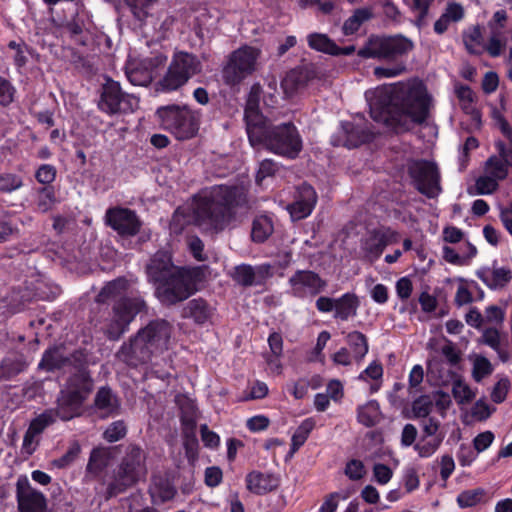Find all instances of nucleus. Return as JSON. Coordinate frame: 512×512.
Instances as JSON below:
<instances>
[{
  "mask_svg": "<svg viewBox=\"0 0 512 512\" xmlns=\"http://www.w3.org/2000/svg\"><path fill=\"white\" fill-rule=\"evenodd\" d=\"M370 115L396 132L408 131L428 116L431 98L416 79L383 85L365 93Z\"/></svg>",
  "mask_w": 512,
  "mask_h": 512,
  "instance_id": "obj_1",
  "label": "nucleus"
},
{
  "mask_svg": "<svg viewBox=\"0 0 512 512\" xmlns=\"http://www.w3.org/2000/svg\"><path fill=\"white\" fill-rule=\"evenodd\" d=\"M243 187L217 185L203 190L174 212L170 230L181 233L185 226L195 224L203 230H224L238 213L246 211Z\"/></svg>",
  "mask_w": 512,
  "mask_h": 512,
  "instance_id": "obj_2",
  "label": "nucleus"
},
{
  "mask_svg": "<svg viewBox=\"0 0 512 512\" xmlns=\"http://www.w3.org/2000/svg\"><path fill=\"white\" fill-rule=\"evenodd\" d=\"M93 389L92 380L85 369L79 370L69 378L66 386L61 390L57 399V408L48 409L32 420L29 429L37 435L55 422L59 417L68 421L81 414V408Z\"/></svg>",
  "mask_w": 512,
  "mask_h": 512,
  "instance_id": "obj_3",
  "label": "nucleus"
},
{
  "mask_svg": "<svg viewBox=\"0 0 512 512\" xmlns=\"http://www.w3.org/2000/svg\"><path fill=\"white\" fill-rule=\"evenodd\" d=\"M93 389L92 380L85 369L79 370L69 378L66 386L61 390L57 399V408L48 409L32 420L29 429L37 435L55 422L59 417L68 421L81 414V408Z\"/></svg>",
  "mask_w": 512,
  "mask_h": 512,
  "instance_id": "obj_4",
  "label": "nucleus"
},
{
  "mask_svg": "<svg viewBox=\"0 0 512 512\" xmlns=\"http://www.w3.org/2000/svg\"><path fill=\"white\" fill-rule=\"evenodd\" d=\"M172 328L165 320L151 321L124 343L117 353L119 360L129 366L152 362L154 357L168 349Z\"/></svg>",
  "mask_w": 512,
  "mask_h": 512,
  "instance_id": "obj_5",
  "label": "nucleus"
},
{
  "mask_svg": "<svg viewBox=\"0 0 512 512\" xmlns=\"http://www.w3.org/2000/svg\"><path fill=\"white\" fill-rule=\"evenodd\" d=\"M413 49V41L401 34L371 36L358 51V55L363 58L393 61L392 65L375 67L373 73L377 79L394 78L406 72V63L401 58Z\"/></svg>",
  "mask_w": 512,
  "mask_h": 512,
  "instance_id": "obj_6",
  "label": "nucleus"
},
{
  "mask_svg": "<svg viewBox=\"0 0 512 512\" xmlns=\"http://www.w3.org/2000/svg\"><path fill=\"white\" fill-rule=\"evenodd\" d=\"M128 286L126 279L118 278L108 283L98 295L99 302L118 299L105 328V333L110 339H118L128 329L135 316L145 308V302L141 297H126Z\"/></svg>",
  "mask_w": 512,
  "mask_h": 512,
  "instance_id": "obj_7",
  "label": "nucleus"
},
{
  "mask_svg": "<svg viewBox=\"0 0 512 512\" xmlns=\"http://www.w3.org/2000/svg\"><path fill=\"white\" fill-rule=\"evenodd\" d=\"M156 115L161 126L178 140L196 136L200 126V113L183 105H168L157 109Z\"/></svg>",
  "mask_w": 512,
  "mask_h": 512,
  "instance_id": "obj_8",
  "label": "nucleus"
},
{
  "mask_svg": "<svg viewBox=\"0 0 512 512\" xmlns=\"http://www.w3.org/2000/svg\"><path fill=\"white\" fill-rule=\"evenodd\" d=\"M263 130L256 147L264 146L267 150L290 159L296 158L302 150V139L293 124H267Z\"/></svg>",
  "mask_w": 512,
  "mask_h": 512,
  "instance_id": "obj_9",
  "label": "nucleus"
},
{
  "mask_svg": "<svg viewBox=\"0 0 512 512\" xmlns=\"http://www.w3.org/2000/svg\"><path fill=\"white\" fill-rule=\"evenodd\" d=\"M146 453L138 446L131 445L127 448L114 482L109 487L111 495L123 491L145 478L147 468L145 464Z\"/></svg>",
  "mask_w": 512,
  "mask_h": 512,
  "instance_id": "obj_10",
  "label": "nucleus"
},
{
  "mask_svg": "<svg viewBox=\"0 0 512 512\" xmlns=\"http://www.w3.org/2000/svg\"><path fill=\"white\" fill-rule=\"evenodd\" d=\"M200 71L201 62L195 55L182 51L176 52L167 73L158 84L159 89L165 92L177 90Z\"/></svg>",
  "mask_w": 512,
  "mask_h": 512,
  "instance_id": "obj_11",
  "label": "nucleus"
},
{
  "mask_svg": "<svg viewBox=\"0 0 512 512\" xmlns=\"http://www.w3.org/2000/svg\"><path fill=\"white\" fill-rule=\"evenodd\" d=\"M261 51L252 46H242L229 56L223 69V78L228 84L240 83L254 73L258 67Z\"/></svg>",
  "mask_w": 512,
  "mask_h": 512,
  "instance_id": "obj_12",
  "label": "nucleus"
},
{
  "mask_svg": "<svg viewBox=\"0 0 512 512\" xmlns=\"http://www.w3.org/2000/svg\"><path fill=\"white\" fill-rule=\"evenodd\" d=\"M493 119L511 145V149H508L502 142H498L496 146L499 155L491 156L485 165V173L499 182L506 178L508 167L512 166V129L500 112L494 111Z\"/></svg>",
  "mask_w": 512,
  "mask_h": 512,
  "instance_id": "obj_13",
  "label": "nucleus"
},
{
  "mask_svg": "<svg viewBox=\"0 0 512 512\" xmlns=\"http://www.w3.org/2000/svg\"><path fill=\"white\" fill-rule=\"evenodd\" d=\"M193 292L190 275L183 269H174L170 275L156 285L155 294L164 304H175L187 299Z\"/></svg>",
  "mask_w": 512,
  "mask_h": 512,
  "instance_id": "obj_14",
  "label": "nucleus"
},
{
  "mask_svg": "<svg viewBox=\"0 0 512 512\" xmlns=\"http://www.w3.org/2000/svg\"><path fill=\"white\" fill-rule=\"evenodd\" d=\"M98 107L107 114L128 113L138 107V99L132 94L124 93L118 82L109 79L102 87Z\"/></svg>",
  "mask_w": 512,
  "mask_h": 512,
  "instance_id": "obj_15",
  "label": "nucleus"
},
{
  "mask_svg": "<svg viewBox=\"0 0 512 512\" xmlns=\"http://www.w3.org/2000/svg\"><path fill=\"white\" fill-rule=\"evenodd\" d=\"M409 174L416 189L428 198H436L442 192L440 174L435 163L425 160L409 165Z\"/></svg>",
  "mask_w": 512,
  "mask_h": 512,
  "instance_id": "obj_16",
  "label": "nucleus"
},
{
  "mask_svg": "<svg viewBox=\"0 0 512 512\" xmlns=\"http://www.w3.org/2000/svg\"><path fill=\"white\" fill-rule=\"evenodd\" d=\"M289 293L297 298L315 296L323 292L327 282L311 270H298L288 280Z\"/></svg>",
  "mask_w": 512,
  "mask_h": 512,
  "instance_id": "obj_17",
  "label": "nucleus"
},
{
  "mask_svg": "<svg viewBox=\"0 0 512 512\" xmlns=\"http://www.w3.org/2000/svg\"><path fill=\"white\" fill-rule=\"evenodd\" d=\"M106 224L120 236L136 235L141 228V221L136 213L128 208L114 207L106 211Z\"/></svg>",
  "mask_w": 512,
  "mask_h": 512,
  "instance_id": "obj_18",
  "label": "nucleus"
},
{
  "mask_svg": "<svg viewBox=\"0 0 512 512\" xmlns=\"http://www.w3.org/2000/svg\"><path fill=\"white\" fill-rule=\"evenodd\" d=\"M16 497L20 512H45L46 499L35 490L27 476H20L16 482Z\"/></svg>",
  "mask_w": 512,
  "mask_h": 512,
  "instance_id": "obj_19",
  "label": "nucleus"
},
{
  "mask_svg": "<svg viewBox=\"0 0 512 512\" xmlns=\"http://www.w3.org/2000/svg\"><path fill=\"white\" fill-rule=\"evenodd\" d=\"M244 117L249 142L252 147H256L257 142L260 140V134L264 131V127L269 124V122L259 112L258 96L254 92H251L249 95Z\"/></svg>",
  "mask_w": 512,
  "mask_h": 512,
  "instance_id": "obj_20",
  "label": "nucleus"
},
{
  "mask_svg": "<svg viewBox=\"0 0 512 512\" xmlns=\"http://www.w3.org/2000/svg\"><path fill=\"white\" fill-rule=\"evenodd\" d=\"M317 202V194L310 185L303 184L298 187L295 200L287 206L293 220H301L308 217Z\"/></svg>",
  "mask_w": 512,
  "mask_h": 512,
  "instance_id": "obj_21",
  "label": "nucleus"
},
{
  "mask_svg": "<svg viewBox=\"0 0 512 512\" xmlns=\"http://www.w3.org/2000/svg\"><path fill=\"white\" fill-rule=\"evenodd\" d=\"M396 233L391 230H377L370 233L362 243L366 258L371 262L380 257L385 247L397 240Z\"/></svg>",
  "mask_w": 512,
  "mask_h": 512,
  "instance_id": "obj_22",
  "label": "nucleus"
},
{
  "mask_svg": "<svg viewBox=\"0 0 512 512\" xmlns=\"http://www.w3.org/2000/svg\"><path fill=\"white\" fill-rule=\"evenodd\" d=\"M341 130L345 137L342 145L348 148H354L362 143L368 142L374 135V133L364 125L361 117L355 119L353 122H342Z\"/></svg>",
  "mask_w": 512,
  "mask_h": 512,
  "instance_id": "obj_23",
  "label": "nucleus"
},
{
  "mask_svg": "<svg viewBox=\"0 0 512 512\" xmlns=\"http://www.w3.org/2000/svg\"><path fill=\"white\" fill-rule=\"evenodd\" d=\"M174 269H176V267L172 264L169 253L159 251L148 263L146 274L149 282L158 285L160 282H163Z\"/></svg>",
  "mask_w": 512,
  "mask_h": 512,
  "instance_id": "obj_24",
  "label": "nucleus"
},
{
  "mask_svg": "<svg viewBox=\"0 0 512 512\" xmlns=\"http://www.w3.org/2000/svg\"><path fill=\"white\" fill-rule=\"evenodd\" d=\"M476 275L487 287L494 290L503 288L512 279V271L496 263L479 269Z\"/></svg>",
  "mask_w": 512,
  "mask_h": 512,
  "instance_id": "obj_25",
  "label": "nucleus"
},
{
  "mask_svg": "<svg viewBox=\"0 0 512 512\" xmlns=\"http://www.w3.org/2000/svg\"><path fill=\"white\" fill-rule=\"evenodd\" d=\"M125 73L129 82L134 86H148L154 78L151 60L129 62Z\"/></svg>",
  "mask_w": 512,
  "mask_h": 512,
  "instance_id": "obj_26",
  "label": "nucleus"
},
{
  "mask_svg": "<svg viewBox=\"0 0 512 512\" xmlns=\"http://www.w3.org/2000/svg\"><path fill=\"white\" fill-rule=\"evenodd\" d=\"M269 273V265H260L254 268L250 265L242 264L234 268L233 278L243 286H252L260 284Z\"/></svg>",
  "mask_w": 512,
  "mask_h": 512,
  "instance_id": "obj_27",
  "label": "nucleus"
},
{
  "mask_svg": "<svg viewBox=\"0 0 512 512\" xmlns=\"http://www.w3.org/2000/svg\"><path fill=\"white\" fill-rule=\"evenodd\" d=\"M278 485V478L271 473L252 471L246 476V487L254 494H266L276 489Z\"/></svg>",
  "mask_w": 512,
  "mask_h": 512,
  "instance_id": "obj_28",
  "label": "nucleus"
},
{
  "mask_svg": "<svg viewBox=\"0 0 512 512\" xmlns=\"http://www.w3.org/2000/svg\"><path fill=\"white\" fill-rule=\"evenodd\" d=\"M359 306V297L355 293H344L336 298L333 317L337 320L347 321L357 315Z\"/></svg>",
  "mask_w": 512,
  "mask_h": 512,
  "instance_id": "obj_29",
  "label": "nucleus"
},
{
  "mask_svg": "<svg viewBox=\"0 0 512 512\" xmlns=\"http://www.w3.org/2000/svg\"><path fill=\"white\" fill-rule=\"evenodd\" d=\"M118 400L109 388H101L95 397V407L103 416H109L118 409Z\"/></svg>",
  "mask_w": 512,
  "mask_h": 512,
  "instance_id": "obj_30",
  "label": "nucleus"
},
{
  "mask_svg": "<svg viewBox=\"0 0 512 512\" xmlns=\"http://www.w3.org/2000/svg\"><path fill=\"white\" fill-rule=\"evenodd\" d=\"M185 314L193 318L195 322L203 324L210 319L212 310L203 299H193L188 302Z\"/></svg>",
  "mask_w": 512,
  "mask_h": 512,
  "instance_id": "obj_31",
  "label": "nucleus"
},
{
  "mask_svg": "<svg viewBox=\"0 0 512 512\" xmlns=\"http://www.w3.org/2000/svg\"><path fill=\"white\" fill-rule=\"evenodd\" d=\"M346 341L352 350L354 360L356 362L363 360L369 350L366 336L359 331H352L347 334Z\"/></svg>",
  "mask_w": 512,
  "mask_h": 512,
  "instance_id": "obj_32",
  "label": "nucleus"
},
{
  "mask_svg": "<svg viewBox=\"0 0 512 512\" xmlns=\"http://www.w3.org/2000/svg\"><path fill=\"white\" fill-rule=\"evenodd\" d=\"M273 230L272 218L269 215H259L253 221L252 239L256 242H263L273 233Z\"/></svg>",
  "mask_w": 512,
  "mask_h": 512,
  "instance_id": "obj_33",
  "label": "nucleus"
},
{
  "mask_svg": "<svg viewBox=\"0 0 512 512\" xmlns=\"http://www.w3.org/2000/svg\"><path fill=\"white\" fill-rule=\"evenodd\" d=\"M358 421L367 426L376 425L381 418L380 407L377 401L371 400L358 408Z\"/></svg>",
  "mask_w": 512,
  "mask_h": 512,
  "instance_id": "obj_34",
  "label": "nucleus"
},
{
  "mask_svg": "<svg viewBox=\"0 0 512 512\" xmlns=\"http://www.w3.org/2000/svg\"><path fill=\"white\" fill-rule=\"evenodd\" d=\"M307 43L311 49L319 52L327 53L330 55L336 54L338 52V46L335 44V42L323 33H310L307 36Z\"/></svg>",
  "mask_w": 512,
  "mask_h": 512,
  "instance_id": "obj_35",
  "label": "nucleus"
},
{
  "mask_svg": "<svg viewBox=\"0 0 512 512\" xmlns=\"http://www.w3.org/2000/svg\"><path fill=\"white\" fill-rule=\"evenodd\" d=\"M132 15L141 24H146L151 15V8L158 0H125Z\"/></svg>",
  "mask_w": 512,
  "mask_h": 512,
  "instance_id": "obj_36",
  "label": "nucleus"
},
{
  "mask_svg": "<svg viewBox=\"0 0 512 512\" xmlns=\"http://www.w3.org/2000/svg\"><path fill=\"white\" fill-rule=\"evenodd\" d=\"M68 358L64 355V352L60 348L50 349L45 352L39 367L48 371L62 368L68 362Z\"/></svg>",
  "mask_w": 512,
  "mask_h": 512,
  "instance_id": "obj_37",
  "label": "nucleus"
},
{
  "mask_svg": "<svg viewBox=\"0 0 512 512\" xmlns=\"http://www.w3.org/2000/svg\"><path fill=\"white\" fill-rule=\"evenodd\" d=\"M382 376V365L377 361H373L366 369L360 373L358 379L364 382L374 381V383L370 386V390L371 392H377L380 388Z\"/></svg>",
  "mask_w": 512,
  "mask_h": 512,
  "instance_id": "obj_38",
  "label": "nucleus"
},
{
  "mask_svg": "<svg viewBox=\"0 0 512 512\" xmlns=\"http://www.w3.org/2000/svg\"><path fill=\"white\" fill-rule=\"evenodd\" d=\"M465 249L467 250L466 253H459L452 247L444 246L443 257L447 262L451 264L462 265L466 263L468 259L474 257L477 253L475 246L468 242L465 244Z\"/></svg>",
  "mask_w": 512,
  "mask_h": 512,
  "instance_id": "obj_39",
  "label": "nucleus"
},
{
  "mask_svg": "<svg viewBox=\"0 0 512 512\" xmlns=\"http://www.w3.org/2000/svg\"><path fill=\"white\" fill-rule=\"evenodd\" d=\"M372 17V11L369 8H360L355 10L353 15L349 17L343 25V32L345 35H351L355 33L362 23L369 20Z\"/></svg>",
  "mask_w": 512,
  "mask_h": 512,
  "instance_id": "obj_40",
  "label": "nucleus"
},
{
  "mask_svg": "<svg viewBox=\"0 0 512 512\" xmlns=\"http://www.w3.org/2000/svg\"><path fill=\"white\" fill-rule=\"evenodd\" d=\"M174 21V17L167 13H161L156 18L151 14L148 22L143 25H151L153 30L158 34L157 37L161 39L166 37V34L172 28Z\"/></svg>",
  "mask_w": 512,
  "mask_h": 512,
  "instance_id": "obj_41",
  "label": "nucleus"
},
{
  "mask_svg": "<svg viewBox=\"0 0 512 512\" xmlns=\"http://www.w3.org/2000/svg\"><path fill=\"white\" fill-rule=\"evenodd\" d=\"M463 42L471 54H479L483 49L482 33L478 26L468 28L463 33Z\"/></svg>",
  "mask_w": 512,
  "mask_h": 512,
  "instance_id": "obj_42",
  "label": "nucleus"
},
{
  "mask_svg": "<svg viewBox=\"0 0 512 512\" xmlns=\"http://www.w3.org/2000/svg\"><path fill=\"white\" fill-rule=\"evenodd\" d=\"M315 426L312 418L305 419L294 432L291 439V452H296L307 440L309 434Z\"/></svg>",
  "mask_w": 512,
  "mask_h": 512,
  "instance_id": "obj_43",
  "label": "nucleus"
},
{
  "mask_svg": "<svg viewBox=\"0 0 512 512\" xmlns=\"http://www.w3.org/2000/svg\"><path fill=\"white\" fill-rule=\"evenodd\" d=\"M452 394L460 405L470 403L476 397V390L463 380H455L452 384Z\"/></svg>",
  "mask_w": 512,
  "mask_h": 512,
  "instance_id": "obj_44",
  "label": "nucleus"
},
{
  "mask_svg": "<svg viewBox=\"0 0 512 512\" xmlns=\"http://www.w3.org/2000/svg\"><path fill=\"white\" fill-rule=\"evenodd\" d=\"M472 361V377L476 382H481L485 377L493 372L491 362L482 355H474Z\"/></svg>",
  "mask_w": 512,
  "mask_h": 512,
  "instance_id": "obj_45",
  "label": "nucleus"
},
{
  "mask_svg": "<svg viewBox=\"0 0 512 512\" xmlns=\"http://www.w3.org/2000/svg\"><path fill=\"white\" fill-rule=\"evenodd\" d=\"M443 437H424L415 444L414 448L422 458L432 456L440 447Z\"/></svg>",
  "mask_w": 512,
  "mask_h": 512,
  "instance_id": "obj_46",
  "label": "nucleus"
},
{
  "mask_svg": "<svg viewBox=\"0 0 512 512\" xmlns=\"http://www.w3.org/2000/svg\"><path fill=\"white\" fill-rule=\"evenodd\" d=\"M498 188V181L486 173L478 177L473 188L469 189L471 195L492 194Z\"/></svg>",
  "mask_w": 512,
  "mask_h": 512,
  "instance_id": "obj_47",
  "label": "nucleus"
},
{
  "mask_svg": "<svg viewBox=\"0 0 512 512\" xmlns=\"http://www.w3.org/2000/svg\"><path fill=\"white\" fill-rule=\"evenodd\" d=\"M303 86V77L301 73L296 70H292L287 73L281 82V87L287 96H292Z\"/></svg>",
  "mask_w": 512,
  "mask_h": 512,
  "instance_id": "obj_48",
  "label": "nucleus"
},
{
  "mask_svg": "<svg viewBox=\"0 0 512 512\" xmlns=\"http://www.w3.org/2000/svg\"><path fill=\"white\" fill-rule=\"evenodd\" d=\"M108 452L105 449H93L87 465V471L93 474H98L108 464Z\"/></svg>",
  "mask_w": 512,
  "mask_h": 512,
  "instance_id": "obj_49",
  "label": "nucleus"
},
{
  "mask_svg": "<svg viewBox=\"0 0 512 512\" xmlns=\"http://www.w3.org/2000/svg\"><path fill=\"white\" fill-rule=\"evenodd\" d=\"M56 202L55 193L52 188H41L36 197V209L39 212L45 213L52 209Z\"/></svg>",
  "mask_w": 512,
  "mask_h": 512,
  "instance_id": "obj_50",
  "label": "nucleus"
},
{
  "mask_svg": "<svg viewBox=\"0 0 512 512\" xmlns=\"http://www.w3.org/2000/svg\"><path fill=\"white\" fill-rule=\"evenodd\" d=\"M456 94L460 102V106L467 114H475L474 93L468 86H458Z\"/></svg>",
  "mask_w": 512,
  "mask_h": 512,
  "instance_id": "obj_51",
  "label": "nucleus"
},
{
  "mask_svg": "<svg viewBox=\"0 0 512 512\" xmlns=\"http://www.w3.org/2000/svg\"><path fill=\"white\" fill-rule=\"evenodd\" d=\"M484 496L482 489L465 490L457 497V503L461 508H468L481 502Z\"/></svg>",
  "mask_w": 512,
  "mask_h": 512,
  "instance_id": "obj_52",
  "label": "nucleus"
},
{
  "mask_svg": "<svg viewBox=\"0 0 512 512\" xmlns=\"http://www.w3.org/2000/svg\"><path fill=\"white\" fill-rule=\"evenodd\" d=\"M23 368L24 363L21 360L17 358L7 357L2 361L0 367V374L1 376L10 378L21 372Z\"/></svg>",
  "mask_w": 512,
  "mask_h": 512,
  "instance_id": "obj_53",
  "label": "nucleus"
},
{
  "mask_svg": "<svg viewBox=\"0 0 512 512\" xmlns=\"http://www.w3.org/2000/svg\"><path fill=\"white\" fill-rule=\"evenodd\" d=\"M81 447L77 442L70 445L67 452L58 459L52 461L53 466L57 468H65L73 463L78 457Z\"/></svg>",
  "mask_w": 512,
  "mask_h": 512,
  "instance_id": "obj_54",
  "label": "nucleus"
},
{
  "mask_svg": "<svg viewBox=\"0 0 512 512\" xmlns=\"http://www.w3.org/2000/svg\"><path fill=\"white\" fill-rule=\"evenodd\" d=\"M494 411V407H491L485 400L480 399L472 406L470 414L474 420L484 421L488 419Z\"/></svg>",
  "mask_w": 512,
  "mask_h": 512,
  "instance_id": "obj_55",
  "label": "nucleus"
},
{
  "mask_svg": "<svg viewBox=\"0 0 512 512\" xmlns=\"http://www.w3.org/2000/svg\"><path fill=\"white\" fill-rule=\"evenodd\" d=\"M433 402L430 396L424 395L417 398L412 404V411L415 417L426 418L431 412Z\"/></svg>",
  "mask_w": 512,
  "mask_h": 512,
  "instance_id": "obj_56",
  "label": "nucleus"
},
{
  "mask_svg": "<svg viewBox=\"0 0 512 512\" xmlns=\"http://www.w3.org/2000/svg\"><path fill=\"white\" fill-rule=\"evenodd\" d=\"M22 179L14 174L0 175V193H10L22 186Z\"/></svg>",
  "mask_w": 512,
  "mask_h": 512,
  "instance_id": "obj_57",
  "label": "nucleus"
},
{
  "mask_svg": "<svg viewBox=\"0 0 512 512\" xmlns=\"http://www.w3.org/2000/svg\"><path fill=\"white\" fill-rule=\"evenodd\" d=\"M126 435V425L123 421L113 422L104 432L108 442H116Z\"/></svg>",
  "mask_w": 512,
  "mask_h": 512,
  "instance_id": "obj_58",
  "label": "nucleus"
},
{
  "mask_svg": "<svg viewBox=\"0 0 512 512\" xmlns=\"http://www.w3.org/2000/svg\"><path fill=\"white\" fill-rule=\"evenodd\" d=\"M344 473L350 480L357 481L364 477L366 470L362 461L353 459L346 464Z\"/></svg>",
  "mask_w": 512,
  "mask_h": 512,
  "instance_id": "obj_59",
  "label": "nucleus"
},
{
  "mask_svg": "<svg viewBox=\"0 0 512 512\" xmlns=\"http://www.w3.org/2000/svg\"><path fill=\"white\" fill-rule=\"evenodd\" d=\"M278 170V166L277 164L270 160V159H265L263 161H261L260 165H259V169L257 171V174H256V181L258 184H262V182L270 177V176H273Z\"/></svg>",
  "mask_w": 512,
  "mask_h": 512,
  "instance_id": "obj_60",
  "label": "nucleus"
},
{
  "mask_svg": "<svg viewBox=\"0 0 512 512\" xmlns=\"http://www.w3.org/2000/svg\"><path fill=\"white\" fill-rule=\"evenodd\" d=\"M484 323L502 324L505 317V310L497 305H490L484 311Z\"/></svg>",
  "mask_w": 512,
  "mask_h": 512,
  "instance_id": "obj_61",
  "label": "nucleus"
},
{
  "mask_svg": "<svg viewBox=\"0 0 512 512\" xmlns=\"http://www.w3.org/2000/svg\"><path fill=\"white\" fill-rule=\"evenodd\" d=\"M478 453L469 445L462 444L457 453V459L461 466H470L477 458Z\"/></svg>",
  "mask_w": 512,
  "mask_h": 512,
  "instance_id": "obj_62",
  "label": "nucleus"
},
{
  "mask_svg": "<svg viewBox=\"0 0 512 512\" xmlns=\"http://www.w3.org/2000/svg\"><path fill=\"white\" fill-rule=\"evenodd\" d=\"M510 382L508 379H500L493 387L491 399L495 403H502L508 394Z\"/></svg>",
  "mask_w": 512,
  "mask_h": 512,
  "instance_id": "obj_63",
  "label": "nucleus"
},
{
  "mask_svg": "<svg viewBox=\"0 0 512 512\" xmlns=\"http://www.w3.org/2000/svg\"><path fill=\"white\" fill-rule=\"evenodd\" d=\"M308 389L309 383L305 379H300L286 385V390L297 400L303 399L307 395Z\"/></svg>",
  "mask_w": 512,
  "mask_h": 512,
  "instance_id": "obj_64",
  "label": "nucleus"
}]
</instances>
